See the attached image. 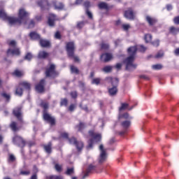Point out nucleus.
Segmentation results:
<instances>
[{"label":"nucleus","mask_w":179,"mask_h":179,"mask_svg":"<svg viewBox=\"0 0 179 179\" xmlns=\"http://www.w3.org/2000/svg\"><path fill=\"white\" fill-rule=\"evenodd\" d=\"M0 17L3 20H8L9 24H27L29 22V13H27L24 8H20L18 13V18L9 17L6 15V13L3 10H0Z\"/></svg>","instance_id":"1"},{"label":"nucleus","mask_w":179,"mask_h":179,"mask_svg":"<svg viewBox=\"0 0 179 179\" xmlns=\"http://www.w3.org/2000/svg\"><path fill=\"white\" fill-rule=\"evenodd\" d=\"M138 49L141 52H145L146 51V48L143 46V45L131 46L128 48L127 52L129 55V57L124 61V63L126 65V71H134V69H136L137 66L134 64V61H135V55H136Z\"/></svg>","instance_id":"2"},{"label":"nucleus","mask_w":179,"mask_h":179,"mask_svg":"<svg viewBox=\"0 0 179 179\" xmlns=\"http://www.w3.org/2000/svg\"><path fill=\"white\" fill-rule=\"evenodd\" d=\"M89 135L92 138L88 141V146L87 147V149H92L94 142H100V141H101V134H95L94 131L91 130L89 131Z\"/></svg>","instance_id":"3"},{"label":"nucleus","mask_w":179,"mask_h":179,"mask_svg":"<svg viewBox=\"0 0 179 179\" xmlns=\"http://www.w3.org/2000/svg\"><path fill=\"white\" fill-rule=\"evenodd\" d=\"M9 45L10 48L7 51L8 55H20V50L16 48V41H11Z\"/></svg>","instance_id":"4"},{"label":"nucleus","mask_w":179,"mask_h":179,"mask_svg":"<svg viewBox=\"0 0 179 179\" xmlns=\"http://www.w3.org/2000/svg\"><path fill=\"white\" fill-rule=\"evenodd\" d=\"M58 73L55 71V64H50L49 68L46 69V78H55Z\"/></svg>","instance_id":"5"},{"label":"nucleus","mask_w":179,"mask_h":179,"mask_svg":"<svg viewBox=\"0 0 179 179\" xmlns=\"http://www.w3.org/2000/svg\"><path fill=\"white\" fill-rule=\"evenodd\" d=\"M13 142L18 148H24L26 146V141L20 136H15L13 138Z\"/></svg>","instance_id":"6"},{"label":"nucleus","mask_w":179,"mask_h":179,"mask_svg":"<svg viewBox=\"0 0 179 179\" xmlns=\"http://www.w3.org/2000/svg\"><path fill=\"white\" fill-rule=\"evenodd\" d=\"M69 142L70 145H75L78 152H80L83 149V142L76 141L75 137L69 138Z\"/></svg>","instance_id":"7"},{"label":"nucleus","mask_w":179,"mask_h":179,"mask_svg":"<svg viewBox=\"0 0 179 179\" xmlns=\"http://www.w3.org/2000/svg\"><path fill=\"white\" fill-rule=\"evenodd\" d=\"M66 50L69 57H73L75 52V43L73 42L67 43Z\"/></svg>","instance_id":"8"},{"label":"nucleus","mask_w":179,"mask_h":179,"mask_svg":"<svg viewBox=\"0 0 179 179\" xmlns=\"http://www.w3.org/2000/svg\"><path fill=\"white\" fill-rule=\"evenodd\" d=\"M99 150L101 153L99 162V163H104L107 159V152H106V150H104V145H103V144L99 145Z\"/></svg>","instance_id":"9"},{"label":"nucleus","mask_w":179,"mask_h":179,"mask_svg":"<svg viewBox=\"0 0 179 179\" xmlns=\"http://www.w3.org/2000/svg\"><path fill=\"white\" fill-rule=\"evenodd\" d=\"M136 15V13H135L131 8L124 11V17L129 19V20H134Z\"/></svg>","instance_id":"10"},{"label":"nucleus","mask_w":179,"mask_h":179,"mask_svg":"<svg viewBox=\"0 0 179 179\" xmlns=\"http://www.w3.org/2000/svg\"><path fill=\"white\" fill-rule=\"evenodd\" d=\"M105 80L108 82V83H111L112 86L114 87H118V83H120V80L117 78H113V77H106L105 78Z\"/></svg>","instance_id":"11"},{"label":"nucleus","mask_w":179,"mask_h":179,"mask_svg":"<svg viewBox=\"0 0 179 179\" xmlns=\"http://www.w3.org/2000/svg\"><path fill=\"white\" fill-rule=\"evenodd\" d=\"M45 84V80L42 79L38 85H36V90L38 93H43L44 92V85Z\"/></svg>","instance_id":"12"},{"label":"nucleus","mask_w":179,"mask_h":179,"mask_svg":"<svg viewBox=\"0 0 179 179\" xmlns=\"http://www.w3.org/2000/svg\"><path fill=\"white\" fill-rule=\"evenodd\" d=\"M111 59H113V55L110 53H103L101 56V60L103 62H109Z\"/></svg>","instance_id":"13"},{"label":"nucleus","mask_w":179,"mask_h":179,"mask_svg":"<svg viewBox=\"0 0 179 179\" xmlns=\"http://www.w3.org/2000/svg\"><path fill=\"white\" fill-rule=\"evenodd\" d=\"M43 119L45 121H47L48 122L50 123V125H54L55 124V119L48 113H44L43 114Z\"/></svg>","instance_id":"14"},{"label":"nucleus","mask_w":179,"mask_h":179,"mask_svg":"<svg viewBox=\"0 0 179 179\" xmlns=\"http://www.w3.org/2000/svg\"><path fill=\"white\" fill-rule=\"evenodd\" d=\"M55 20H57V16L54 14H50L48 23L50 27H54L55 25Z\"/></svg>","instance_id":"15"},{"label":"nucleus","mask_w":179,"mask_h":179,"mask_svg":"<svg viewBox=\"0 0 179 179\" xmlns=\"http://www.w3.org/2000/svg\"><path fill=\"white\" fill-rule=\"evenodd\" d=\"M13 113L19 121H22V108L17 107L14 108Z\"/></svg>","instance_id":"16"},{"label":"nucleus","mask_w":179,"mask_h":179,"mask_svg":"<svg viewBox=\"0 0 179 179\" xmlns=\"http://www.w3.org/2000/svg\"><path fill=\"white\" fill-rule=\"evenodd\" d=\"M39 43L40 45L42 46L43 48H47L51 46V42L46 39H40Z\"/></svg>","instance_id":"17"},{"label":"nucleus","mask_w":179,"mask_h":179,"mask_svg":"<svg viewBox=\"0 0 179 179\" xmlns=\"http://www.w3.org/2000/svg\"><path fill=\"white\" fill-rule=\"evenodd\" d=\"M43 149L46 153H48V155L51 154L52 152V144L51 142H49L48 145H43Z\"/></svg>","instance_id":"18"},{"label":"nucleus","mask_w":179,"mask_h":179,"mask_svg":"<svg viewBox=\"0 0 179 179\" xmlns=\"http://www.w3.org/2000/svg\"><path fill=\"white\" fill-rule=\"evenodd\" d=\"M31 40H41L40 34L36 31H32L29 34Z\"/></svg>","instance_id":"19"},{"label":"nucleus","mask_w":179,"mask_h":179,"mask_svg":"<svg viewBox=\"0 0 179 179\" xmlns=\"http://www.w3.org/2000/svg\"><path fill=\"white\" fill-rule=\"evenodd\" d=\"M146 21L149 23L150 26H153V24L157 22V20H156V18H152V17L149 15L146 16Z\"/></svg>","instance_id":"20"},{"label":"nucleus","mask_w":179,"mask_h":179,"mask_svg":"<svg viewBox=\"0 0 179 179\" xmlns=\"http://www.w3.org/2000/svg\"><path fill=\"white\" fill-rule=\"evenodd\" d=\"M117 92H118V89H117V87L115 86L108 89V93L110 96H115Z\"/></svg>","instance_id":"21"},{"label":"nucleus","mask_w":179,"mask_h":179,"mask_svg":"<svg viewBox=\"0 0 179 179\" xmlns=\"http://www.w3.org/2000/svg\"><path fill=\"white\" fill-rule=\"evenodd\" d=\"M38 6L41 8V9H44L45 6H48L50 4L48 3V1L47 0H43L38 2Z\"/></svg>","instance_id":"22"},{"label":"nucleus","mask_w":179,"mask_h":179,"mask_svg":"<svg viewBox=\"0 0 179 179\" xmlns=\"http://www.w3.org/2000/svg\"><path fill=\"white\" fill-rule=\"evenodd\" d=\"M52 3H53L55 9H57L58 10H61L64 9V4H62V3H58L57 1H53Z\"/></svg>","instance_id":"23"},{"label":"nucleus","mask_w":179,"mask_h":179,"mask_svg":"<svg viewBox=\"0 0 179 179\" xmlns=\"http://www.w3.org/2000/svg\"><path fill=\"white\" fill-rule=\"evenodd\" d=\"M47 57H48V52L45 51H41L38 55V58H39L40 59H44L47 58Z\"/></svg>","instance_id":"24"},{"label":"nucleus","mask_w":179,"mask_h":179,"mask_svg":"<svg viewBox=\"0 0 179 179\" xmlns=\"http://www.w3.org/2000/svg\"><path fill=\"white\" fill-rule=\"evenodd\" d=\"M98 7L100 9H105V10H108L109 7H108V4L106 2H101L98 4Z\"/></svg>","instance_id":"25"},{"label":"nucleus","mask_w":179,"mask_h":179,"mask_svg":"<svg viewBox=\"0 0 179 179\" xmlns=\"http://www.w3.org/2000/svg\"><path fill=\"white\" fill-rule=\"evenodd\" d=\"M179 32V28H176L175 27H171L169 28V33H171V34H173L174 36H176V34H178Z\"/></svg>","instance_id":"26"},{"label":"nucleus","mask_w":179,"mask_h":179,"mask_svg":"<svg viewBox=\"0 0 179 179\" xmlns=\"http://www.w3.org/2000/svg\"><path fill=\"white\" fill-rule=\"evenodd\" d=\"M20 86H22V87H24V89H26V90H30V87H31L30 83H29L26 81L20 83Z\"/></svg>","instance_id":"27"},{"label":"nucleus","mask_w":179,"mask_h":179,"mask_svg":"<svg viewBox=\"0 0 179 179\" xmlns=\"http://www.w3.org/2000/svg\"><path fill=\"white\" fill-rule=\"evenodd\" d=\"M122 127L124 129H128V128H129V127H131V120L123 121L122 122Z\"/></svg>","instance_id":"28"},{"label":"nucleus","mask_w":179,"mask_h":179,"mask_svg":"<svg viewBox=\"0 0 179 179\" xmlns=\"http://www.w3.org/2000/svg\"><path fill=\"white\" fill-rule=\"evenodd\" d=\"M15 94L17 96H22V94H23V89L22 88V87H20V85L15 90Z\"/></svg>","instance_id":"29"},{"label":"nucleus","mask_w":179,"mask_h":179,"mask_svg":"<svg viewBox=\"0 0 179 179\" xmlns=\"http://www.w3.org/2000/svg\"><path fill=\"white\" fill-rule=\"evenodd\" d=\"M103 72H105V73H110L111 71H113V66H106L102 69Z\"/></svg>","instance_id":"30"},{"label":"nucleus","mask_w":179,"mask_h":179,"mask_svg":"<svg viewBox=\"0 0 179 179\" xmlns=\"http://www.w3.org/2000/svg\"><path fill=\"white\" fill-rule=\"evenodd\" d=\"M10 128H11L12 131H13L14 132H16V131L19 130V128H17V124L15 122H13L10 124Z\"/></svg>","instance_id":"31"},{"label":"nucleus","mask_w":179,"mask_h":179,"mask_svg":"<svg viewBox=\"0 0 179 179\" xmlns=\"http://www.w3.org/2000/svg\"><path fill=\"white\" fill-rule=\"evenodd\" d=\"M152 34H147L144 36V40L145 43H150L152 41Z\"/></svg>","instance_id":"32"},{"label":"nucleus","mask_w":179,"mask_h":179,"mask_svg":"<svg viewBox=\"0 0 179 179\" xmlns=\"http://www.w3.org/2000/svg\"><path fill=\"white\" fill-rule=\"evenodd\" d=\"M15 161H16V157H15L13 154H10L8 159V163H13Z\"/></svg>","instance_id":"33"},{"label":"nucleus","mask_w":179,"mask_h":179,"mask_svg":"<svg viewBox=\"0 0 179 179\" xmlns=\"http://www.w3.org/2000/svg\"><path fill=\"white\" fill-rule=\"evenodd\" d=\"M152 68L155 71H159L163 68V66L162 64H154L152 66Z\"/></svg>","instance_id":"34"},{"label":"nucleus","mask_w":179,"mask_h":179,"mask_svg":"<svg viewBox=\"0 0 179 179\" xmlns=\"http://www.w3.org/2000/svg\"><path fill=\"white\" fill-rule=\"evenodd\" d=\"M73 173H75V169L73 168H68L65 174H66V176H71V174H73Z\"/></svg>","instance_id":"35"},{"label":"nucleus","mask_w":179,"mask_h":179,"mask_svg":"<svg viewBox=\"0 0 179 179\" xmlns=\"http://www.w3.org/2000/svg\"><path fill=\"white\" fill-rule=\"evenodd\" d=\"M77 128H78V131L82 132V131H83V129H85V128H86V126L85 125V123L80 122L79 125L77 126Z\"/></svg>","instance_id":"36"},{"label":"nucleus","mask_w":179,"mask_h":179,"mask_svg":"<svg viewBox=\"0 0 179 179\" xmlns=\"http://www.w3.org/2000/svg\"><path fill=\"white\" fill-rule=\"evenodd\" d=\"M55 169L56 171H57V173H61V171H62V165L56 164L55 165Z\"/></svg>","instance_id":"37"},{"label":"nucleus","mask_w":179,"mask_h":179,"mask_svg":"<svg viewBox=\"0 0 179 179\" xmlns=\"http://www.w3.org/2000/svg\"><path fill=\"white\" fill-rule=\"evenodd\" d=\"M71 73H76L77 75L79 73V69H78L74 66H71Z\"/></svg>","instance_id":"38"},{"label":"nucleus","mask_w":179,"mask_h":179,"mask_svg":"<svg viewBox=\"0 0 179 179\" xmlns=\"http://www.w3.org/2000/svg\"><path fill=\"white\" fill-rule=\"evenodd\" d=\"M129 105L128 103H123L121 105V107L119 108L120 111H122V110H126V108H128Z\"/></svg>","instance_id":"39"},{"label":"nucleus","mask_w":179,"mask_h":179,"mask_svg":"<svg viewBox=\"0 0 179 179\" xmlns=\"http://www.w3.org/2000/svg\"><path fill=\"white\" fill-rule=\"evenodd\" d=\"M101 50H108V48H110V45H108V43H102L101 44Z\"/></svg>","instance_id":"40"},{"label":"nucleus","mask_w":179,"mask_h":179,"mask_svg":"<svg viewBox=\"0 0 179 179\" xmlns=\"http://www.w3.org/2000/svg\"><path fill=\"white\" fill-rule=\"evenodd\" d=\"M122 27L123 30H124V31H128V30L131 29V25H129V24H124L122 25Z\"/></svg>","instance_id":"41"},{"label":"nucleus","mask_w":179,"mask_h":179,"mask_svg":"<svg viewBox=\"0 0 179 179\" xmlns=\"http://www.w3.org/2000/svg\"><path fill=\"white\" fill-rule=\"evenodd\" d=\"M100 78H93L92 80V85H99L100 84Z\"/></svg>","instance_id":"42"},{"label":"nucleus","mask_w":179,"mask_h":179,"mask_svg":"<svg viewBox=\"0 0 179 179\" xmlns=\"http://www.w3.org/2000/svg\"><path fill=\"white\" fill-rule=\"evenodd\" d=\"M33 55L30 52H28L24 57V59H27V61H31Z\"/></svg>","instance_id":"43"},{"label":"nucleus","mask_w":179,"mask_h":179,"mask_svg":"<svg viewBox=\"0 0 179 179\" xmlns=\"http://www.w3.org/2000/svg\"><path fill=\"white\" fill-rule=\"evenodd\" d=\"M151 44H152L154 47H159V45H160V41L159 39H157L153 42H151Z\"/></svg>","instance_id":"44"},{"label":"nucleus","mask_w":179,"mask_h":179,"mask_svg":"<svg viewBox=\"0 0 179 179\" xmlns=\"http://www.w3.org/2000/svg\"><path fill=\"white\" fill-rule=\"evenodd\" d=\"M60 106H68V99H63L61 100V102H60Z\"/></svg>","instance_id":"45"},{"label":"nucleus","mask_w":179,"mask_h":179,"mask_svg":"<svg viewBox=\"0 0 179 179\" xmlns=\"http://www.w3.org/2000/svg\"><path fill=\"white\" fill-rule=\"evenodd\" d=\"M13 75H15V76H17V78H20V76H22V71H19V70H15L13 73Z\"/></svg>","instance_id":"46"},{"label":"nucleus","mask_w":179,"mask_h":179,"mask_svg":"<svg viewBox=\"0 0 179 179\" xmlns=\"http://www.w3.org/2000/svg\"><path fill=\"white\" fill-rule=\"evenodd\" d=\"M20 174L21 176H29L30 171H20Z\"/></svg>","instance_id":"47"},{"label":"nucleus","mask_w":179,"mask_h":179,"mask_svg":"<svg viewBox=\"0 0 179 179\" xmlns=\"http://www.w3.org/2000/svg\"><path fill=\"white\" fill-rule=\"evenodd\" d=\"M83 6H85V8H86V9H89V8H90V1H85L83 3Z\"/></svg>","instance_id":"48"},{"label":"nucleus","mask_w":179,"mask_h":179,"mask_svg":"<svg viewBox=\"0 0 179 179\" xmlns=\"http://www.w3.org/2000/svg\"><path fill=\"white\" fill-rule=\"evenodd\" d=\"M86 14L90 19H93V14L89 10V9H86Z\"/></svg>","instance_id":"49"},{"label":"nucleus","mask_w":179,"mask_h":179,"mask_svg":"<svg viewBox=\"0 0 179 179\" xmlns=\"http://www.w3.org/2000/svg\"><path fill=\"white\" fill-rule=\"evenodd\" d=\"M35 25L34 21L33 20H30L28 24V29H32Z\"/></svg>","instance_id":"50"},{"label":"nucleus","mask_w":179,"mask_h":179,"mask_svg":"<svg viewBox=\"0 0 179 179\" xmlns=\"http://www.w3.org/2000/svg\"><path fill=\"white\" fill-rule=\"evenodd\" d=\"M1 96L4 97V99H6V100L9 101L10 100V95L6 94V93H2Z\"/></svg>","instance_id":"51"},{"label":"nucleus","mask_w":179,"mask_h":179,"mask_svg":"<svg viewBox=\"0 0 179 179\" xmlns=\"http://www.w3.org/2000/svg\"><path fill=\"white\" fill-rule=\"evenodd\" d=\"M69 136V134H68V133L66 132H63L61 134V137L64 138V139H68Z\"/></svg>","instance_id":"52"},{"label":"nucleus","mask_w":179,"mask_h":179,"mask_svg":"<svg viewBox=\"0 0 179 179\" xmlns=\"http://www.w3.org/2000/svg\"><path fill=\"white\" fill-rule=\"evenodd\" d=\"M121 117H122V118H124L125 120H127V118H129V114H128V113H124L122 116L120 115V116H119V119L121 118Z\"/></svg>","instance_id":"53"},{"label":"nucleus","mask_w":179,"mask_h":179,"mask_svg":"<svg viewBox=\"0 0 179 179\" xmlns=\"http://www.w3.org/2000/svg\"><path fill=\"white\" fill-rule=\"evenodd\" d=\"M41 107H43L44 108V110H45L44 111H45V110H47V108H48V103H47L42 102L41 103Z\"/></svg>","instance_id":"54"},{"label":"nucleus","mask_w":179,"mask_h":179,"mask_svg":"<svg viewBox=\"0 0 179 179\" xmlns=\"http://www.w3.org/2000/svg\"><path fill=\"white\" fill-rule=\"evenodd\" d=\"M83 26H85V22H80L77 24V27L78 29H82V27H83Z\"/></svg>","instance_id":"55"},{"label":"nucleus","mask_w":179,"mask_h":179,"mask_svg":"<svg viewBox=\"0 0 179 179\" xmlns=\"http://www.w3.org/2000/svg\"><path fill=\"white\" fill-rule=\"evenodd\" d=\"M92 170H94V166L90 164L87 169V171H88V173H90Z\"/></svg>","instance_id":"56"},{"label":"nucleus","mask_w":179,"mask_h":179,"mask_svg":"<svg viewBox=\"0 0 179 179\" xmlns=\"http://www.w3.org/2000/svg\"><path fill=\"white\" fill-rule=\"evenodd\" d=\"M173 23L175 24H179V16L175 17L173 18Z\"/></svg>","instance_id":"57"},{"label":"nucleus","mask_w":179,"mask_h":179,"mask_svg":"<svg viewBox=\"0 0 179 179\" xmlns=\"http://www.w3.org/2000/svg\"><path fill=\"white\" fill-rule=\"evenodd\" d=\"M164 55V53L163 52H159L155 55V58H162Z\"/></svg>","instance_id":"58"},{"label":"nucleus","mask_w":179,"mask_h":179,"mask_svg":"<svg viewBox=\"0 0 179 179\" xmlns=\"http://www.w3.org/2000/svg\"><path fill=\"white\" fill-rule=\"evenodd\" d=\"M71 96L73 99H76L78 97V93L76 92H71Z\"/></svg>","instance_id":"59"},{"label":"nucleus","mask_w":179,"mask_h":179,"mask_svg":"<svg viewBox=\"0 0 179 179\" xmlns=\"http://www.w3.org/2000/svg\"><path fill=\"white\" fill-rule=\"evenodd\" d=\"M64 178L61 176H50V179H63Z\"/></svg>","instance_id":"60"},{"label":"nucleus","mask_w":179,"mask_h":179,"mask_svg":"<svg viewBox=\"0 0 179 179\" xmlns=\"http://www.w3.org/2000/svg\"><path fill=\"white\" fill-rule=\"evenodd\" d=\"M55 38H57V40H59L61 38V34L59 31H57L55 34Z\"/></svg>","instance_id":"61"},{"label":"nucleus","mask_w":179,"mask_h":179,"mask_svg":"<svg viewBox=\"0 0 179 179\" xmlns=\"http://www.w3.org/2000/svg\"><path fill=\"white\" fill-rule=\"evenodd\" d=\"M89 174H90V172H89L88 171H86L84 173V176H83L82 179H85L87 178V177L89 176Z\"/></svg>","instance_id":"62"},{"label":"nucleus","mask_w":179,"mask_h":179,"mask_svg":"<svg viewBox=\"0 0 179 179\" xmlns=\"http://www.w3.org/2000/svg\"><path fill=\"white\" fill-rule=\"evenodd\" d=\"M75 107L76 106L73 104L70 105V106L69 108V111H73V110H75Z\"/></svg>","instance_id":"63"},{"label":"nucleus","mask_w":179,"mask_h":179,"mask_svg":"<svg viewBox=\"0 0 179 179\" xmlns=\"http://www.w3.org/2000/svg\"><path fill=\"white\" fill-rule=\"evenodd\" d=\"M174 54H175V55H176V56H178V55H179V48H176V49L174 50Z\"/></svg>","instance_id":"64"}]
</instances>
